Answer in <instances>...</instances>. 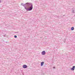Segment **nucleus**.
Instances as JSON below:
<instances>
[{
	"mask_svg": "<svg viewBox=\"0 0 75 75\" xmlns=\"http://www.w3.org/2000/svg\"><path fill=\"white\" fill-rule=\"evenodd\" d=\"M23 68L25 69L27 68L28 67L26 65H24L23 66Z\"/></svg>",
	"mask_w": 75,
	"mask_h": 75,
	"instance_id": "7ed1b4c3",
	"label": "nucleus"
},
{
	"mask_svg": "<svg viewBox=\"0 0 75 75\" xmlns=\"http://www.w3.org/2000/svg\"><path fill=\"white\" fill-rule=\"evenodd\" d=\"M74 30V27H72L71 28V30L72 31Z\"/></svg>",
	"mask_w": 75,
	"mask_h": 75,
	"instance_id": "423d86ee",
	"label": "nucleus"
},
{
	"mask_svg": "<svg viewBox=\"0 0 75 75\" xmlns=\"http://www.w3.org/2000/svg\"><path fill=\"white\" fill-rule=\"evenodd\" d=\"M44 62H42L41 63V66H43V65H44Z\"/></svg>",
	"mask_w": 75,
	"mask_h": 75,
	"instance_id": "39448f33",
	"label": "nucleus"
},
{
	"mask_svg": "<svg viewBox=\"0 0 75 75\" xmlns=\"http://www.w3.org/2000/svg\"><path fill=\"white\" fill-rule=\"evenodd\" d=\"M14 38H17V36H16V35H15V36H14Z\"/></svg>",
	"mask_w": 75,
	"mask_h": 75,
	"instance_id": "0eeeda50",
	"label": "nucleus"
},
{
	"mask_svg": "<svg viewBox=\"0 0 75 75\" xmlns=\"http://www.w3.org/2000/svg\"><path fill=\"white\" fill-rule=\"evenodd\" d=\"M15 33H18V32H16Z\"/></svg>",
	"mask_w": 75,
	"mask_h": 75,
	"instance_id": "f8f14e48",
	"label": "nucleus"
},
{
	"mask_svg": "<svg viewBox=\"0 0 75 75\" xmlns=\"http://www.w3.org/2000/svg\"><path fill=\"white\" fill-rule=\"evenodd\" d=\"M6 35H4V37H6Z\"/></svg>",
	"mask_w": 75,
	"mask_h": 75,
	"instance_id": "1a4fd4ad",
	"label": "nucleus"
},
{
	"mask_svg": "<svg viewBox=\"0 0 75 75\" xmlns=\"http://www.w3.org/2000/svg\"><path fill=\"white\" fill-rule=\"evenodd\" d=\"M21 6H23L28 11H31L33 10V4L31 3H27L24 4H23V3H21Z\"/></svg>",
	"mask_w": 75,
	"mask_h": 75,
	"instance_id": "f257e3e1",
	"label": "nucleus"
},
{
	"mask_svg": "<svg viewBox=\"0 0 75 75\" xmlns=\"http://www.w3.org/2000/svg\"><path fill=\"white\" fill-rule=\"evenodd\" d=\"M1 0H0V3H1Z\"/></svg>",
	"mask_w": 75,
	"mask_h": 75,
	"instance_id": "9b49d317",
	"label": "nucleus"
},
{
	"mask_svg": "<svg viewBox=\"0 0 75 75\" xmlns=\"http://www.w3.org/2000/svg\"><path fill=\"white\" fill-rule=\"evenodd\" d=\"M55 67H53V69H55Z\"/></svg>",
	"mask_w": 75,
	"mask_h": 75,
	"instance_id": "9d476101",
	"label": "nucleus"
},
{
	"mask_svg": "<svg viewBox=\"0 0 75 75\" xmlns=\"http://www.w3.org/2000/svg\"><path fill=\"white\" fill-rule=\"evenodd\" d=\"M72 13H75V11H74V10H73L72 11Z\"/></svg>",
	"mask_w": 75,
	"mask_h": 75,
	"instance_id": "6e6552de",
	"label": "nucleus"
},
{
	"mask_svg": "<svg viewBox=\"0 0 75 75\" xmlns=\"http://www.w3.org/2000/svg\"><path fill=\"white\" fill-rule=\"evenodd\" d=\"M75 66H74L71 69V70H73V71H74V70H75Z\"/></svg>",
	"mask_w": 75,
	"mask_h": 75,
	"instance_id": "20e7f679",
	"label": "nucleus"
},
{
	"mask_svg": "<svg viewBox=\"0 0 75 75\" xmlns=\"http://www.w3.org/2000/svg\"><path fill=\"white\" fill-rule=\"evenodd\" d=\"M45 54H46V52L45 51H43L42 52V55H45Z\"/></svg>",
	"mask_w": 75,
	"mask_h": 75,
	"instance_id": "f03ea898",
	"label": "nucleus"
}]
</instances>
